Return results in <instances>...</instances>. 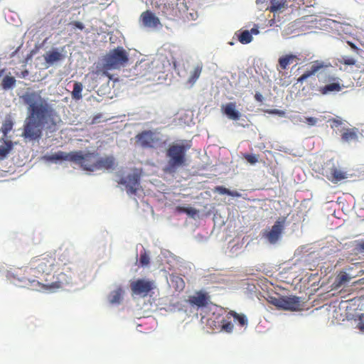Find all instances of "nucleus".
I'll return each instance as SVG.
<instances>
[{
	"label": "nucleus",
	"mask_w": 364,
	"mask_h": 364,
	"mask_svg": "<svg viewBox=\"0 0 364 364\" xmlns=\"http://www.w3.org/2000/svg\"><path fill=\"white\" fill-rule=\"evenodd\" d=\"M114 165V159L113 156H107L104 158L97 157L96 170L98 169H110Z\"/></svg>",
	"instance_id": "obj_20"
},
{
	"label": "nucleus",
	"mask_w": 364,
	"mask_h": 364,
	"mask_svg": "<svg viewBox=\"0 0 364 364\" xmlns=\"http://www.w3.org/2000/svg\"><path fill=\"white\" fill-rule=\"evenodd\" d=\"M318 122V119L312 117H309L305 118V122L307 123L310 126L316 125Z\"/></svg>",
	"instance_id": "obj_39"
},
{
	"label": "nucleus",
	"mask_w": 364,
	"mask_h": 364,
	"mask_svg": "<svg viewBox=\"0 0 364 364\" xmlns=\"http://www.w3.org/2000/svg\"><path fill=\"white\" fill-rule=\"evenodd\" d=\"M348 280H349V278L346 274L342 275L341 277V282H348Z\"/></svg>",
	"instance_id": "obj_46"
},
{
	"label": "nucleus",
	"mask_w": 364,
	"mask_h": 364,
	"mask_svg": "<svg viewBox=\"0 0 364 364\" xmlns=\"http://www.w3.org/2000/svg\"><path fill=\"white\" fill-rule=\"evenodd\" d=\"M124 291L121 287L111 291L109 295V301L112 304H119L121 303L123 297Z\"/></svg>",
	"instance_id": "obj_23"
},
{
	"label": "nucleus",
	"mask_w": 364,
	"mask_h": 364,
	"mask_svg": "<svg viewBox=\"0 0 364 364\" xmlns=\"http://www.w3.org/2000/svg\"><path fill=\"white\" fill-rule=\"evenodd\" d=\"M171 282L172 287L177 291H181L185 288V282L179 276H172L171 277Z\"/></svg>",
	"instance_id": "obj_25"
},
{
	"label": "nucleus",
	"mask_w": 364,
	"mask_h": 364,
	"mask_svg": "<svg viewBox=\"0 0 364 364\" xmlns=\"http://www.w3.org/2000/svg\"><path fill=\"white\" fill-rule=\"evenodd\" d=\"M173 68L176 70V62L173 63Z\"/></svg>",
	"instance_id": "obj_50"
},
{
	"label": "nucleus",
	"mask_w": 364,
	"mask_h": 364,
	"mask_svg": "<svg viewBox=\"0 0 364 364\" xmlns=\"http://www.w3.org/2000/svg\"><path fill=\"white\" fill-rule=\"evenodd\" d=\"M333 122L335 123L336 126L340 125L341 124L340 121L336 119L333 120Z\"/></svg>",
	"instance_id": "obj_48"
},
{
	"label": "nucleus",
	"mask_w": 364,
	"mask_h": 364,
	"mask_svg": "<svg viewBox=\"0 0 364 364\" xmlns=\"http://www.w3.org/2000/svg\"><path fill=\"white\" fill-rule=\"evenodd\" d=\"M13 125L14 124L11 119L6 120L3 123L1 131L4 136H6L7 134L12 129Z\"/></svg>",
	"instance_id": "obj_33"
},
{
	"label": "nucleus",
	"mask_w": 364,
	"mask_h": 364,
	"mask_svg": "<svg viewBox=\"0 0 364 364\" xmlns=\"http://www.w3.org/2000/svg\"><path fill=\"white\" fill-rule=\"evenodd\" d=\"M270 6L267 10L273 13V18L269 21V26H272L276 25L277 21H279L276 18L277 15L284 11L288 8V4L287 0H270Z\"/></svg>",
	"instance_id": "obj_11"
},
{
	"label": "nucleus",
	"mask_w": 364,
	"mask_h": 364,
	"mask_svg": "<svg viewBox=\"0 0 364 364\" xmlns=\"http://www.w3.org/2000/svg\"><path fill=\"white\" fill-rule=\"evenodd\" d=\"M299 58L294 54H287L281 56L278 60V63L282 70H287L288 66L293 63L299 60Z\"/></svg>",
	"instance_id": "obj_19"
},
{
	"label": "nucleus",
	"mask_w": 364,
	"mask_h": 364,
	"mask_svg": "<svg viewBox=\"0 0 364 364\" xmlns=\"http://www.w3.org/2000/svg\"><path fill=\"white\" fill-rule=\"evenodd\" d=\"M245 159L251 164H254L258 161V158L255 154H246Z\"/></svg>",
	"instance_id": "obj_36"
},
{
	"label": "nucleus",
	"mask_w": 364,
	"mask_h": 364,
	"mask_svg": "<svg viewBox=\"0 0 364 364\" xmlns=\"http://www.w3.org/2000/svg\"><path fill=\"white\" fill-rule=\"evenodd\" d=\"M105 74L107 75V76H109V73H107V72H105Z\"/></svg>",
	"instance_id": "obj_51"
},
{
	"label": "nucleus",
	"mask_w": 364,
	"mask_h": 364,
	"mask_svg": "<svg viewBox=\"0 0 364 364\" xmlns=\"http://www.w3.org/2000/svg\"><path fill=\"white\" fill-rule=\"evenodd\" d=\"M229 315L234 318L235 321H237L241 326H247L248 324V319L247 316L243 314H238L235 311H230L228 313Z\"/></svg>",
	"instance_id": "obj_26"
},
{
	"label": "nucleus",
	"mask_w": 364,
	"mask_h": 364,
	"mask_svg": "<svg viewBox=\"0 0 364 364\" xmlns=\"http://www.w3.org/2000/svg\"><path fill=\"white\" fill-rule=\"evenodd\" d=\"M70 24L73 26L74 28H78L81 31L85 28L84 24L80 21H72Z\"/></svg>",
	"instance_id": "obj_40"
},
{
	"label": "nucleus",
	"mask_w": 364,
	"mask_h": 364,
	"mask_svg": "<svg viewBox=\"0 0 364 364\" xmlns=\"http://www.w3.org/2000/svg\"><path fill=\"white\" fill-rule=\"evenodd\" d=\"M154 284L152 281L139 279L130 284V288L133 294L146 297L154 289Z\"/></svg>",
	"instance_id": "obj_7"
},
{
	"label": "nucleus",
	"mask_w": 364,
	"mask_h": 364,
	"mask_svg": "<svg viewBox=\"0 0 364 364\" xmlns=\"http://www.w3.org/2000/svg\"><path fill=\"white\" fill-rule=\"evenodd\" d=\"M355 250L360 253H364V240L356 242Z\"/></svg>",
	"instance_id": "obj_38"
},
{
	"label": "nucleus",
	"mask_w": 364,
	"mask_h": 364,
	"mask_svg": "<svg viewBox=\"0 0 364 364\" xmlns=\"http://www.w3.org/2000/svg\"><path fill=\"white\" fill-rule=\"evenodd\" d=\"M328 170L329 173L326 175V177L333 183H337L347 178L346 173L335 165H333Z\"/></svg>",
	"instance_id": "obj_15"
},
{
	"label": "nucleus",
	"mask_w": 364,
	"mask_h": 364,
	"mask_svg": "<svg viewBox=\"0 0 364 364\" xmlns=\"http://www.w3.org/2000/svg\"><path fill=\"white\" fill-rule=\"evenodd\" d=\"M357 327L360 331L364 332V314L359 316Z\"/></svg>",
	"instance_id": "obj_37"
},
{
	"label": "nucleus",
	"mask_w": 364,
	"mask_h": 364,
	"mask_svg": "<svg viewBox=\"0 0 364 364\" xmlns=\"http://www.w3.org/2000/svg\"><path fill=\"white\" fill-rule=\"evenodd\" d=\"M255 99L259 102H262L263 101V97L259 92L255 93Z\"/></svg>",
	"instance_id": "obj_43"
},
{
	"label": "nucleus",
	"mask_w": 364,
	"mask_h": 364,
	"mask_svg": "<svg viewBox=\"0 0 364 364\" xmlns=\"http://www.w3.org/2000/svg\"><path fill=\"white\" fill-rule=\"evenodd\" d=\"M343 141L350 142L358 140V134L356 129H347L341 135Z\"/></svg>",
	"instance_id": "obj_24"
},
{
	"label": "nucleus",
	"mask_w": 364,
	"mask_h": 364,
	"mask_svg": "<svg viewBox=\"0 0 364 364\" xmlns=\"http://www.w3.org/2000/svg\"><path fill=\"white\" fill-rule=\"evenodd\" d=\"M328 65L325 64L322 61L316 60L312 63V65L309 70H306L303 75H301L298 79L297 82L302 83L305 81L308 77L311 75H315L317 72H318L321 69L327 68Z\"/></svg>",
	"instance_id": "obj_12"
},
{
	"label": "nucleus",
	"mask_w": 364,
	"mask_h": 364,
	"mask_svg": "<svg viewBox=\"0 0 364 364\" xmlns=\"http://www.w3.org/2000/svg\"><path fill=\"white\" fill-rule=\"evenodd\" d=\"M136 142L143 148H153L159 138L151 130L143 131L136 136Z\"/></svg>",
	"instance_id": "obj_9"
},
{
	"label": "nucleus",
	"mask_w": 364,
	"mask_h": 364,
	"mask_svg": "<svg viewBox=\"0 0 364 364\" xmlns=\"http://www.w3.org/2000/svg\"><path fill=\"white\" fill-rule=\"evenodd\" d=\"M238 41L242 44H247L250 43L252 41V36H251V33L249 31L245 30L243 31L239 36H238Z\"/></svg>",
	"instance_id": "obj_30"
},
{
	"label": "nucleus",
	"mask_w": 364,
	"mask_h": 364,
	"mask_svg": "<svg viewBox=\"0 0 364 364\" xmlns=\"http://www.w3.org/2000/svg\"><path fill=\"white\" fill-rule=\"evenodd\" d=\"M186 213L193 217L198 213V210L193 208H186Z\"/></svg>",
	"instance_id": "obj_42"
},
{
	"label": "nucleus",
	"mask_w": 364,
	"mask_h": 364,
	"mask_svg": "<svg viewBox=\"0 0 364 364\" xmlns=\"http://www.w3.org/2000/svg\"><path fill=\"white\" fill-rule=\"evenodd\" d=\"M268 113L274 114H277V115H279L280 117H284L285 115V112L284 111L280 110V109H271V110L268 111Z\"/></svg>",
	"instance_id": "obj_41"
},
{
	"label": "nucleus",
	"mask_w": 364,
	"mask_h": 364,
	"mask_svg": "<svg viewBox=\"0 0 364 364\" xmlns=\"http://www.w3.org/2000/svg\"><path fill=\"white\" fill-rule=\"evenodd\" d=\"M348 43L351 46V48H353V49L358 50V48H357V46L354 43H350V42H348Z\"/></svg>",
	"instance_id": "obj_47"
},
{
	"label": "nucleus",
	"mask_w": 364,
	"mask_h": 364,
	"mask_svg": "<svg viewBox=\"0 0 364 364\" xmlns=\"http://www.w3.org/2000/svg\"><path fill=\"white\" fill-rule=\"evenodd\" d=\"M75 154L79 157L74 161V163L79 165L82 168L86 171H96V162L97 154L95 153L83 154L81 151H75Z\"/></svg>",
	"instance_id": "obj_6"
},
{
	"label": "nucleus",
	"mask_w": 364,
	"mask_h": 364,
	"mask_svg": "<svg viewBox=\"0 0 364 364\" xmlns=\"http://www.w3.org/2000/svg\"><path fill=\"white\" fill-rule=\"evenodd\" d=\"M4 145L0 146V159H4L13 149V143L10 140H4Z\"/></svg>",
	"instance_id": "obj_27"
},
{
	"label": "nucleus",
	"mask_w": 364,
	"mask_h": 364,
	"mask_svg": "<svg viewBox=\"0 0 364 364\" xmlns=\"http://www.w3.org/2000/svg\"><path fill=\"white\" fill-rule=\"evenodd\" d=\"M68 262H69V259H66L64 262H59L53 254H43L33 257L30 262V268L28 272L33 274L36 277H44L46 283L42 284L34 279H28L30 284L28 288L36 290L55 291L65 287L71 282L70 276L60 272L57 276L53 275V279H48V277L53 272H56L63 266L66 265Z\"/></svg>",
	"instance_id": "obj_2"
},
{
	"label": "nucleus",
	"mask_w": 364,
	"mask_h": 364,
	"mask_svg": "<svg viewBox=\"0 0 364 364\" xmlns=\"http://www.w3.org/2000/svg\"><path fill=\"white\" fill-rule=\"evenodd\" d=\"M176 210L178 213H186V208L182 207V206H177L176 208Z\"/></svg>",
	"instance_id": "obj_44"
},
{
	"label": "nucleus",
	"mask_w": 364,
	"mask_h": 364,
	"mask_svg": "<svg viewBox=\"0 0 364 364\" xmlns=\"http://www.w3.org/2000/svg\"><path fill=\"white\" fill-rule=\"evenodd\" d=\"M224 114L232 120H238L241 116L240 113L236 110L235 102H229L223 107Z\"/></svg>",
	"instance_id": "obj_18"
},
{
	"label": "nucleus",
	"mask_w": 364,
	"mask_h": 364,
	"mask_svg": "<svg viewBox=\"0 0 364 364\" xmlns=\"http://www.w3.org/2000/svg\"><path fill=\"white\" fill-rule=\"evenodd\" d=\"M149 256L148 255L146 250H144L140 254L139 262L142 266H145L149 264Z\"/></svg>",
	"instance_id": "obj_34"
},
{
	"label": "nucleus",
	"mask_w": 364,
	"mask_h": 364,
	"mask_svg": "<svg viewBox=\"0 0 364 364\" xmlns=\"http://www.w3.org/2000/svg\"><path fill=\"white\" fill-rule=\"evenodd\" d=\"M214 191L222 195H228L233 197H240V194L237 191H231L224 186H216Z\"/></svg>",
	"instance_id": "obj_29"
},
{
	"label": "nucleus",
	"mask_w": 364,
	"mask_h": 364,
	"mask_svg": "<svg viewBox=\"0 0 364 364\" xmlns=\"http://www.w3.org/2000/svg\"><path fill=\"white\" fill-rule=\"evenodd\" d=\"M129 61L127 52L122 47L111 50L104 58L103 68L106 70L119 69Z\"/></svg>",
	"instance_id": "obj_4"
},
{
	"label": "nucleus",
	"mask_w": 364,
	"mask_h": 364,
	"mask_svg": "<svg viewBox=\"0 0 364 364\" xmlns=\"http://www.w3.org/2000/svg\"><path fill=\"white\" fill-rule=\"evenodd\" d=\"M203 67V66L202 63H199L196 65V66L193 68V70L190 73L187 83L191 86L195 84L202 73Z\"/></svg>",
	"instance_id": "obj_21"
},
{
	"label": "nucleus",
	"mask_w": 364,
	"mask_h": 364,
	"mask_svg": "<svg viewBox=\"0 0 364 364\" xmlns=\"http://www.w3.org/2000/svg\"><path fill=\"white\" fill-rule=\"evenodd\" d=\"M83 85L80 82H75L74 83L73 90L72 92V97L74 100H79L82 98V90Z\"/></svg>",
	"instance_id": "obj_28"
},
{
	"label": "nucleus",
	"mask_w": 364,
	"mask_h": 364,
	"mask_svg": "<svg viewBox=\"0 0 364 364\" xmlns=\"http://www.w3.org/2000/svg\"><path fill=\"white\" fill-rule=\"evenodd\" d=\"M331 83L318 88L319 92L323 95H326L332 92H338L342 90V86L338 82V79L334 77H329Z\"/></svg>",
	"instance_id": "obj_13"
},
{
	"label": "nucleus",
	"mask_w": 364,
	"mask_h": 364,
	"mask_svg": "<svg viewBox=\"0 0 364 364\" xmlns=\"http://www.w3.org/2000/svg\"><path fill=\"white\" fill-rule=\"evenodd\" d=\"M140 18L143 25L146 27H156L160 23L159 18L149 10L143 12Z\"/></svg>",
	"instance_id": "obj_14"
},
{
	"label": "nucleus",
	"mask_w": 364,
	"mask_h": 364,
	"mask_svg": "<svg viewBox=\"0 0 364 364\" xmlns=\"http://www.w3.org/2000/svg\"><path fill=\"white\" fill-rule=\"evenodd\" d=\"M221 330L227 333H232L234 329L233 323L227 319H222L220 321Z\"/></svg>",
	"instance_id": "obj_32"
},
{
	"label": "nucleus",
	"mask_w": 364,
	"mask_h": 364,
	"mask_svg": "<svg viewBox=\"0 0 364 364\" xmlns=\"http://www.w3.org/2000/svg\"><path fill=\"white\" fill-rule=\"evenodd\" d=\"M267 301L278 309L286 311H299L302 306L300 298L296 296H269Z\"/></svg>",
	"instance_id": "obj_5"
},
{
	"label": "nucleus",
	"mask_w": 364,
	"mask_h": 364,
	"mask_svg": "<svg viewBox=\"0 0 364 364\" xmlns=\"http://www.w3.org/2000/svg\"><path fill=\"white\" fill-rule=\"evenodd\" d=\"M188 301L193 306L204 307L208 304V296L206 294L198 291L195 295L190 296Z\"/></svg>",
	"instance_id": "obj_16"
},
{
	"label": "nucleus",
	"mask_w": 364,
	"mask_h": 364,
	"mask_svg": "<svg viewBox=\"0 0 364 364\" xmlns=\"http://www.w3.org/2000/svg\"><path fill=\"white\" fill-rule=\"evenodd\" d=\"M285 219L279 220L275 222L269 230H266L263 233V237L270 244L277 243L280 239L284 229Z\"/></svg>",
	"instance_id": "obj_8"
},
{
	"label": "nucleus",
	"mask_w": 364,
	"mask_h": 364,
	"mask_svg": "<svg viewBox=\"0 0 364 364\" xmlns=\"http://www.w3.org/2000/svg\"><path fill=\"white\" fill-rule=\"evenodd\" d=\"M140 177L138 174H129L127 177H121L117 182L125 186L129 195L135 194L139 186Z\"/></svg>",
	"instance_id": "obj_10"
},
{
	"label": "nucleus",
	"mask_w": 364,
	"mask_h": 364,
	"mask_svg": "<svg viewBox=\"0 0 364 364\" xmlns=\"http://www.w3.org/2000/svg\"><path fill=\"white\" fill-rule=\"evenodd\" d=\"M191 148L188 143H173L166 151L168 159L167 164L163 171L166 173L173 174L178 168L187 165L186 152Z\"/></svg>",
	"instance_id": "obj_3"
},
{
	"label": "nucleus",
	"mask_w": 364,
	"mask_h": 364,
	"mask_svg": "<svg viewBox=\"0 0 364 364\" xmlns=\"http://www.w3.org/2000/svg\"><path fill=\"white\" fill-rule=\"evenodd\" d=\"M339 62L346 65H353L355 64L356 60L353 58L343 56L339 60Z\"/></svg>",
	"instance_id": "obj_35"
},
{
	"label": "nucleus",
	"mask_w": 364,
	"mask_h": 364,
	"mask_svg": "<svg viewBox=\"0 0 364 364\" xmlns=\"http://www.w3.org/2000/svg\"><path fill=\"white\" fill-rule=\"evenodd\" d=\"M16 84V80L11 76H5L2 80L1 86L3 89L8 90L14 87Z\"/></svg>",
	"instance_id": "obj_31"
},
{
	"label": "nucleus",
	"mask_w": 364,
	"mask_h": 364,
	"mask_svg": "<svg viewBox=\"0 0 364 364\" xmlns=\"http://www.w3.org/2000/svg\"><path fill=\"white\" fill-rule=\"evenodd\" d=\"M21 99L27 108L21 136L29 141L38 140L44 129L54 131L60 118L53 105L40 92L26 91Z\"/></svg>",
	"instance_id": "obj_1"
},
{
	"label": "nucleus",
	"mask_w": 364,
	"mask_h": 364,
	"mask_svg": "<svg viewBox=\"0 0 364 364\" xmlns=\"http://www.w3.org/2000/svg\"><path fill=\"white\" fill-rule=\"evenodd\" d=\"M64 58V55L56 50L49 51L44 55L46 62L50 65L60 61Z\"/></svg>",
	"instance_id": "obj_22"
},
{
	"label": "nucleus",
	"mask_w": 364,
	"mask_h": 364,
	"mask_svg": "<svg viewBox=\"0 0 364 364\" xmlns=\"http://www.w3.org/2000/svg\"><path fill=\"white\" fill-rule=\"evenodd\" d=\"M28 74V72L27 70H25L22 73V76L25 77Z\"/></svg>",
	"instance_id": "obj_49"
},
{
	"label": "nucleus",
	"mask_w": 364,
	"mask_h": 364,
	"mask_svg": "<svg viewBox=\"0 0 364 364\" xmlns=\"http://www.w3.org/2000/svg\"><path fill=\"white\" fill-rule=\"evenodd\" d=\"M250 33H251V36H252V35H257L259 33V30L257 28H252Z\"/></svg>",
	"instance_id": "obj_45"
},
{
	"label": "nucleus",
	"mask_w": 364,
	"mask_h": 364,
	"mask_svg": "<svg viewBox=\"0 0 364 364\" xmlns=\"http://www.w3.org/2000/svg\"><path fill=\"white\" fill-rule=\"evenodd\" d=\"M77 157L78 156L75 154V151L66 153L60 151L48 156V159L52 161H55L58 160H64L74 162V161L77 159Z\"/></svg>",
	"instance_id": "obj_17"
}]
</instances>
